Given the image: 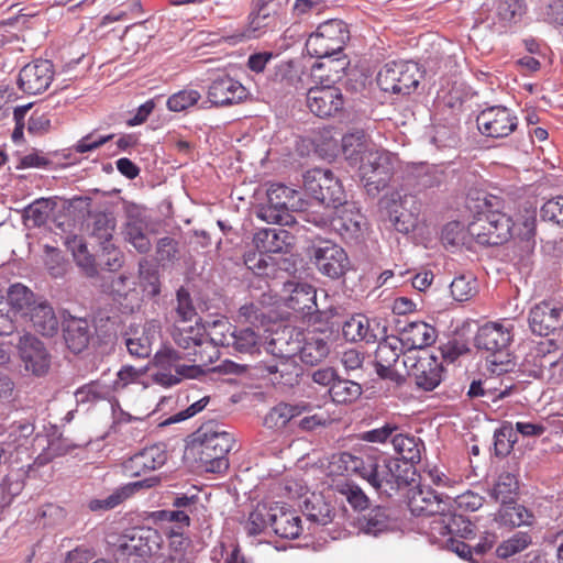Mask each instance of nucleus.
I'll list each match as a JSON object with an SVG mask.
<instances>
[{
  "label": "nucleus",
  "instance_id": "28",
  "mask_svg": "<svg viewBox=\"0 0 563 563\" xmlns=\"http://www.w3.org/2000/svg\"><path fill=\"white\" fill-rule=\"evenodd\" d=\"M272 529L280 538L296 539L302 531L300 516L283 506H274L272 514Z\"/></svg>",
  "mask_w": 563,
  "mask_h": 563
},
{
  "label": "nucleus",
  "instance_id": "64",
  "mask_svg": "<svg viewBox=\"0 0 563 563\" xmlns=\"http://www.w3.org/2000/svg\"><path fill=\"white\" fill-rule=\"evenodd\" d=\"M541 217L543 220L563 225V196L548 200L541 208Z\"/></svg>",
  "mask_w": 563,
  "mask_h": 563
},
{
  "label": "nucleus",
  "instance_id": "7",
  "mask_svg": "<svg viewBox=\"0 0 563 563\" xmlns=\"http://www.w3.org/2000/svg\"><path fill=\"white\" fill-rule=\"evenodd\" d=\"M163 542L158 530L151 527H133L120 536L118 550L122 555L154 556L161 553Z\"/></svg>",
  "mask_w": 563,
  "mask_h": 563
},
{
  "label": "nucleus",
  "instance_id": "62",
  "mask_svg": "<svg viewBox=\"0 0 563 563\" xmlns=\"http://www.w3.org/2000/svg\"><path fill=\"white\" fill-rule=\"evenodd\" d=\"M257 216L268 223L289 224L291 221V214L286 209L274 207L268 202L260 208Z\"/></svg>",
  "mask_w": 563,
  "mask_h": 563
},
{
  "label": "nucleus",
  "instance_id": "4",
  "mask_svg": "<svg viewBox=\"0 0 563 563\" xmlns=\"http://www.w3.org/2000/svg\"><path fill=\"white\" fill-rule=\"evenodd\" d=\"M256 254L245 257L246 266L256 275H268L266 254L288 253L295 244V236L285 229H262L253 239Z\"/></svg>",
  "mask_w": 563,
  "mask_h": 563
},
{
  "label": "nucleus",
  "instance_id": "61",
  "mask_svg": "<svg viewBox=\"0 0 563 563\" xmlns=\"http://www.w3.org/2000/svg\"><path fill=\"white\" fill-rule=\"evenodd\" d=\"M399 93L408 95L419 84L416 77L417 66L412 63L399 62Z\"/></svg>",
  "mask_w": 563,
  "mask_h": 563
},
{
  "label": "nucleus",
  "instance_id": "15",
  "mask_svg": "<svg viewBox=\"0 0 563 563\" xmlns=\"http://www.w3.org/2000/svg\"><path fill=\"white\" fill-rule=\"evenodd\" d=\"M168 454L164 444H153L135 453L122 463L123 473L129 477H137L161 468Z\"/></svg>",
  "mask_w": 563,
  "mask_h": 563
},
{
  "label": "nucleus",
  "instance_id": "63",
  "mask_svg": "<svg viewBox=\"0 0 563 563\" xmlns=\"http://www.w3.org/2000/svg\"><path fill=\"white\" fill-rule=\"evenodd\" d=\"M325 7L324 0H295L292 15L298 20H303L313 13H321Z\"/></svg>",
  "mask_w": 563,
  "mask_h": 563
},
{
  "label": "nucleus",
  "instance_id": "16",
  "mask_svg": "<svg viewBox=\"0 0 563 563\" xmlns=\"http://www.w3.org/2000/svg\"><path fill=\"white\" fill-rule=\"evenodd\" d=\"M218 328H227V322L217 321L212 324L209 336L214 343L221 346L232 345L239 353L254 354L258 351L260 336L254 330L250 328L234 330L221 333V338H218Z\"/></svg>",
  "mask_w": 563,
  "mask_h": 563
},
{
  "label": "nucleus",
  "instance_id": "22",
  "mask_svg": "<svg viewBox=\"0 0 563 563\" xmlns=\"http://www.w3.org/2000/svg\"><path fill=\"white\" fill-rule=\"evenodd\" d=\"M158 483L159 477L157 476H152L144 478L142 481L128 483L115 489L111 495L103 499L95 498L89 500L87 506L89 510L93 512L108 511L115 508L128 498L132 497L136 492L144 488L155 487Z\"/></svg>",
  "mask_w": 563,
  "mask_h": 563
},
{
  "label": "nucleus",
  "instance_id": "35",
  "mask_svg": "<svg viewBox=\"0 0 563 563\" xmlns=\"http://www.w3.org/2000/svg\"><path fill=\"white\" fill-rule=\"evenodd\" d=\"M33 328L44 336H53L58 331V319L54 309L45 303L35 305L30 311Z\"/></svg>",
  "mask_w": 563,
  "mask_h": 563
},
{
  "label": "nucleus",
  "instance_id": "20",
  "mask_svg": "<svg viewBox=\"0 0 563 563\" xmlns=\"http://www.w3.org/2000/svg\"><path fill=\"white\" fill-rule=\"evenodd\" d=\"M247 89L229 75L212 80L208 89V99L217 107L231 106L246 99Z\"/></svg>",
  "mask_w": 563,
  "mask_h": 563
},
{
  "label": "nucleus",
  "instance_id": "14",
  "mask_svg": "<svg viewBox=\"0 0 563 563\" xmlns=\"http://www.w3.org/2000/svg\"><path fill=\"white\" fill-rule=\"evenodd\" d=\"M54 66L48 59H36L25 65L19 74V88L27 95H38L48 89L54 78Z\"/></svg>",
  "mask_w": 563,
  "mask_h": 563
},
{
  "label": "nucleus",
  "instance_id": "60",
  "mask_svg": "<svg viewBox=\"0 0 563 563\" xmlns=\"http://www.w3.org/2000/svg\"><path fill=\"white\" fill-rule=\"evenodd\" d=\"M442 242L449 245H460L468 243L470 236L467 228L465 229L460 222L452 221L444 225L441 234Z\"/></svg>",
  "mask_w": 563,
  "mask_h": 563
},
{
  "label": "nucleus",
  "instance_id": "31",
  "mask_svg": "<svg viewBox=\"0 0 563 563\" xmlns=\"http://www.w3.org/2000/svg\"><path fill=\"white\" fill-rule=\"evenodd\" d=\"M66 246L71 252L77 266L87 277H95L98 275L96 258L88 251L87 244L81 236H68L66 240Z\"/></svg>",
  "mask_w": 563,
  "mask_h": 563
},
{
  "label": "nucleus",
  "instance_id": "39",
  "mask_svg": "<svg viewBox=\"0 0 563 563\" xmlns=\"http://www.w3.org/2000/svg\"><path fill=\"white\" fill-rule=\"evenodd\" d=\"M146 223L137 218L130 217L124 227L125 241L133 245V247L141 254H146L151 251L152 244L146 232Z\"/></svg>",
  "mask_w": 563,
  "mask_h": 563
},
{
  "label": "nucleus",
  "instance_id": "9",
  "mask_svg": "<svg viewBox=\"0 0 563 563\" xmlns=\"http://www.w3.org/2000/svg\"><path fill=\"white\" fill-rule=\"evenodd\" d=\"M313 258L318 271L332 279L344 276L350 268V260L344 249L331 241H320L313 247Z\"/></svg>",
  "mask_w": 563,
  "mask_h": 563
},
{
  "label": "nucleus",
  "instance_id": "32",
  "mask_svg": "<svg viewBox=\"0 0 563 563\" xmlns=\"http://www.w3.org/2000/svg\"><path fill=\"white\" fill-rule=\"evenodd\" d=\"M289 296L287 298V307L295 311H310L316 305V290L311 285L288 283L286 284Z\"/></svg>",
  "mask_w": 563,
  "mask_h": 563
},
{
  "label": "nucleus",
  "instance_id": "6",
  "mask_svg": "<svg viewBox=\"0 0 563 563\" xmlns=\"http://www.w3.org/2000/svg\"><path fill=\"white\" fill-rule=\"evenodd\" d=\"M305 191L325 208L336 209L346 198L341 181L329 169L313 168L303 175Z\"/></svg>",
  "mask_w": 563,
  "mask_h": 563
},
{
  "label": "nucleus",
  "instance_id": "43",
  "mask_svg": "<svg viewBox=\"0 0 563 563\" xmlns=\"http://www.w3.org/2000/svg\"><path fill=\"white\" fill-rule=\"evenodd\" d=\"M495 244L499 245L512 239V218L499 210L487 209Z\"/></svg>",
  "mask_w": 563,
  "mask_h": 563
},
{
  "label": "nucleus",
  "instance_id": "47",
  "mask_svg": "<svg viewBox=\"0 0 563 563\" xmlns=\"http://www.w3.org/2000/svg\"><path fill=\"white\" fill-rule=\"evenodd\" d=\"M305 512L307 518L318 525H328L332 521L333 511L321 496H313L305 503Z\"/></svg>",
  "mask_w": 563,
  "mask_h": 563
},
{
  "label": "nucleus",
  "instance_id": "11",
  "mask_svg": "<svg viewBox=\"0 0 563 563\" xmlns=\"http://www.w3.org/2000/svg\"><path fill=\"white\" fill-rule=\"evenodd\" d=\"M477 128L488 137H506L518 125L517 117L506 107L495 106L483 110L476 119Z\"/></svg>",
  "mask_w": 563,
  "mask_h": 563
},
{
  "label": "nucleus",
  "instance_id": "21",
  "mask_svg": "<svg viewBox=\"0 0 563 563\" xmlns=\"http://www.w3.org/2000/svg\"><path fill=\"white\" fill-rule=\"evenodd\" d=\"M20 357L25 369L34 375H43L49 367V355L43 343L32 334H24L18 344Z\"/></svg>",
  "mask_w": 563,
  "mask_h": 563
},
{
  "label": "nucleus",
  "instance_id": "59",
  "mask_svg": "<svg viewBox=\"0 0 563 563\" xmlns=\"http://www.w3.org/2000/svg\"><path fill=\"white\" fill-rule=\"evenodd\" d=\"M336 487L338 492L345 496L346 500L354 509L363 510L367 507L368 498L357 485L345 481L338 484Z\"/></svg>",
  "mask_w": 563,
  "mask_h": 563
},
{
  "label": "nucleus",
  "instance_id": "24",
  "mask_svg": "<svg viewBox=\"0 0 563 563\" xmlns=\"http://www.w3.org/2000/svg\"><path fill=\"white\" fill-rule=\"evenodd\" d=\"M280 21V8L273 1H263L257 11L251 14V21L247 29L234 34L232 38L241 42L246 38L256 37L258 32L265 27H275Z\"/></svg>",
  "mask_w": 563,
  "mask_h": 563
},
{
  "label": "nucleus",
  "instance_id": "26",
  "mask_svg": "<svg viewBox=\"0 0 563 563\" xmlns=\"http://www.w3.org/2000/svg\"><path fill=\"white\" fill-rule=\"evenodd\" d=\"M402 342L397 336L385 338L378 342L375 351V362L377 374L382 378L390 377L391 367L397 363L402 353Z\"/></svg>",
  "mask_w": 563,
  "mask_h": 563
},
{
  "label": "nucleus",
  "instance_id": "38",
  "mask_svg": "<svg viewBox=\"0 0 563 563\" xmlns=\"http://www.w3.org/2000/svg\"><path fill=\"white\" fill-rule=\"evenodd\" d=\"M369 151L367 148V135L363 130H355L343 135L342 152L351 164L362 162V158H365Z\"/></svg>",
  "mask_w": 563,
  "mask_h": 563
},
{
  "label": "nucleus",
  "instance_id": "37",
  "mask_svg": "<svg viewBox=\"0 0 563 563\" xmlns=\"http://www.w3.org/2000/svg\"><path fill=\"white\" fill-rule=\"evenodd\" d=\"M346 62L341 58H328L324 62L317 63L312 66L311 76L319 84L334 85L345 75Z\"/></svg>",
  "mask_w": 563,
  "mask_h": 563
},
{
  "label": "nucleus",
  "instance_id": "52",
  "mask_svg": "<svg viewBox=\"0 0 563 563\" xmlns=\"http://www.w3.org/2000/svg\"><path fill=\"white\" fill-rule=\"evenodd\" d=\"M296 194V190L283 184H274L267 190V202L274 207L286 209L289 212L295 206Z\"/></svg>",
  "mask_w": 563,
  "mask_h": 563
},
{
  "label": "nucleus",
  "instance_id": "44",
  "mask_svg": "<svg viewBox=\"0 0 563 563\" xmlns=\"http://www.w3.org/2000/svg\"><path fill=\"white\" fill-rule=\"evenodd\" d=\"M527 11L525 0H497L496 15L503 25L518 23Z\"/></svg>",
  "mask_w": 563,
  "mask_h": 563
},
{
  "label": "nucleus",
  "instance_id": "18",
  "mask_svg": "<svg viewBox=\"0 0 563 563\" xmlns=\"http://www.w3.org/2000/svg\"><path fill=\"white\" fill-rule=\"evenodd\" d=\"M365 470L368 474V483L377 490L389 493L391 490H398L406 486V477L399 475H393V472H397L398 461L386 460L382 461L376 457L374 464H367Z\"/></svg>",
  "mask_w": 563,
  "mask_h": 563
},
{
  "label": "nucleus",
  "instance_id": "29",
  "mask_svg": "<svg viewBox=\"0 0 563 563\" xmlns=\"http://www.w3.org/2000/svg\"><path fill=\"white\" fill-rule=\"evenodd\" d=\"M335 210V217L333 218V225L335 230L340 231L341 234L347 236H356L364 224V217L355 208L353 203H347L346 199Z\"/></svg>",
  "mask_w": 563,
  "mask_h": 563
},
{
  "label": "nucleus",
  "instance_id": "42",
  "mask_svg": "<svg viewBox=\"0 0 563 563\" xmlns=\"http://www.w3.org/2000/svg\"><path fill=\"white\" fill-rule=\"evenodd\" d=\"M487 210L478 212L467 225L470 240L481 245H496Z\"/></svg>",
  "mask_w": 563,
  "mask_h": 563
},
{
  "label": "nucleus",
  "instance_id": "50",
  "mask_svg": "<svg viewBox=\"0 0 563 563\" xmlns=\"http://www.w3.org/2000/svg\"><path fill=\"white\" fill-rule=\"evenodd\" d=\"M450 290L456 301H467L477 292V280L472 275L457 276L452 280Z\"/></svg>",
  "mask_w": 563,
  "mask_h": 563
},
{
  "label": "nucleus",
  "instance_id": "1",
  "mask_svg": "<svg viewBox=\"0 0 563 563\" xmlns=\"http://www.w3.org/2000/svg\"><path fill=\"white\" fill-rule=\"evenodd\" d=\"M232 445V434L214 423H205L191 434L190 451L207 472L220 473L229 467L227 454Z\"/></svg>",
  "mask_w": 563,
  "mask_h": 563
},
{
  "label": "nucleus",
  "instance_id": "36",
  "mask_svg": "<svg viewBox=\"0 0 563 563\" xmlns=\"http://www.w3.org/2000/svg\"><path fill=\"white\" fill-rule=\"evenodd\" d=\"M172 336L178 346L189 351L194 346H202L208 333L205 327L196 321L194 325L175 324Z\"/></svg>",
  "mask_w": 563,
  "mask_h": 563
},
{
  "label": "nucleus",
  "instance_id": "54",
  "mask_svg": "<svg viewBox=\"0 0 563 563\" xmlns=\"http://www.w3.org/2000/svg\"><path fill=\"white\" fill-rule=\"evenodd\" d=\"M201 95L195 89H183L173 93L166 102L168 110L174 112L185 111L188 108L197 104Z\"/></svg>",
  "mask_w": 563,
  "mask_h": 563
},
{
  "label": "nucleus",
  "instance_id": "19",
  "mask_svg": "<svg viewBox=\"0 0 563 563\" xmlns=\"http://www.w3.org/2000/svg\"><path fill=\"white\" fill-rule=\"evenodd\" d=\"M563 307L560 302L544 300L533 306L529 324L533 333L548 335L561 327Z\"/></svg>",
  "mask_w": 563,
  "mask_h": 563
},
{
  "label": "nucleus",
  "instance_id": "41",
  "mask_svg": "<svg viewBox=\"0 0 563 563\" xmlns=\"http://www.w3.org/2000/svg\"><path fill=\"white\" fill-rule=\"evenodd\" d=\"M363 393L362 386L350 379L338 377L329 388V394L333 402L351 404L356 401Z\"/></svg>",
  "mask_w": 563,
  "mask_h": 563
},
{
  "label": "nucleus",
  "instance_id": "13",
  "mask_svg": "<svg viewBox=\"0 0 563 563\" xmlns=\"http://www.w3.org/2000/svg\"><path fill=\"white\" fill-rule=\"evenodd\" d=\"M404 364L408 369V375L413 377L419 388L433 390L442 380L443 366L432 355L406 356Z\"/></svg>",
  "mask_w": 563,
  "mask_h": 563
},
{
  "label": "nucleus",
  "instance_id": "8",
  "mask_svg": "<svg viewBox=\"0 0 563 563\" xmlns=\"http://www.w3.org/2000/svg\"><path fill=\"white\" fill-rule=\"evenodd\" d=\"M512 327L499 322H487L475 335V345L479 350L492 353L490 363L504 365L510 362L507 349L512 340Z\"/></svg>",
  "mask_w": 563,
  "mask_h": 563
},
{
  "label": "nucleus",
  "instance_id": "53",
  "mask_svg": "<svg viewBox=\"0 0 563 563\" xmlns=\"http://www.w3.org/2000/svg\"><path fill=\"white\" fill-rule=\"evenodd\" d=\"M530 543L531 537L527 532H518L499 544L496 554L498 558L508 559L527 549Z\"/></svg>",
  "mask_w": 563,
  "mask_h": 563
},
{
  "label": "nucleus",
  "instance_id": "48",
  "mask_svg": "<svg viewBox=\"0 0 563 563\" xmlns=\"http://www.w3.org/2000/svg\"><path fill=\"white\" fill-rule=\"evenodd\" d=\"M537 213L536 210L526 209L516 220L512 219V238L530 240L536 234Z\"/></svg>",
  "mask_w": 563,
  "mask_h": 563
},
{
  "label": "nucleus",
  "instance_id": "25",
  "mask_svg": "<svg viewBox=\"0 0 563 563\" xmlns=\"http://www.w3.org/2000/svg\"><path fill=\"white\" fill-rule=\"evenodd\" d=\"M157 329L158 327L154 322H147L141 329L130 327L125 332V346L130 355L137 358L148 357Z\"/></svg>",
  "mask_w": 563,
  "mask_h": 563
},
{
  "label": "nucleus",
  "instance_id": "30",
  "mask_svg": "<svg viewBox=\"0 0 563 563\" xmlns=\"http://www.w3.org/2000/svg\"><path fill=\"white\" fill-rule=\"evenodd\" d=\"M308 411H310L309 404L290 405L280 402L268 411L264 418V424L269 429H283L292 419Z\"/></svg>",
  "mask_w": 563,
  "mask_h": 563
},
{
  "label": "nucleus",
  "instance_id": "46",
  "mask_svg": "<svg viewBox=\"0 0 563 563\" xmlns=\"http://www.w3.org/2000/svg\"><path fill=\"white\" fill-rule=\"evenodd\" d=\"M272 514L273 507H267L264 504H258L252 510L244 523V529L250 536H257L265 531L266 528H272Z\"/></svg>",
  "mask_w": 563,
  "mask_h": 563
},
{
  "label": "nucleus",
  "instance_id": "55",
  "mask_svg": "<svg viewBox=\"0 0 563 563\" xmlns=\"http://www.w3.org/2000/svg\"><path fill=\"white\" fill-rule=\"evenodd\" d=\"M494 439L495 454L506 456L511 452L517 442V433L511 424H505L495 432Z\"/></svg>",
  "mask_w": 563,
  "mask_h": 563
},
{
  "label": "nucleus",
  "instance_id": "56",
  "mask_svg": "<svg viewBox=\"0 0 563 563\" xmlns=\"http://www.w3.org/2000/svg\"><path fill=\"white\" fill-rule=\"evenodd\" d=\"M33 292L22 284L10 286L7 295L8 303L16 311L29 309L33 303Z\"/></svg>",
  "mask_w": 563,
  "mask_h": 563
},
{
  "label": "nucleus",
  "instance_id": "17",
  "mask_svg": "<svg viewBox=\"0 0 563 563\" xmlns=\"http://www.w3.org/2000/svg\"><path fill=\"white\" fill-rule=\"evenodd\" d=\"M451 497H441L431 488L418 487L409 497L408 506L415 516H437L450 512Z\"/></svg>",
  "mask_w": 563,
  "mask_h": 563
},
{
  "label": "nucleus",
  "instance_id": "23",
  "mask_svg": "<svg viewBox=\"0 0 563 563\" xmlns=\"http://www.w3.org/2000/svg\"><path fill=\"white\" fill-rule=\"evenodd\" d=\"M342 334L346 341L374 343L385 334V328L376 320H369L364 314H354L342 327Z\"/></svg>",
  "mask_w": 563,
  "mask_h": 563
},
{
  "label": "nucleus",
  "instance_id": "2",
  "mask_svg": "<svg viewBox=\"0 0 563 563\" xmlns=\"http://www.w3.org/2000/svg\"><path fill=\"white\" fill-rule=\"evenodd\" d=\"M155 373L153 380L163 386L172 387L184 379L197 378L205 373L200 366L188 362V353L179 352L170 346H163L153 358Z\"/></svg>",
  "mask_w": 563,
  "mask_h": 563
},
{
  "label": "nucleus",
  "instance_id": "34",
  "mask_svg": "<svg viewBox=\"0 0 563 563\" xmlns=\"http://www.w3.org/2000/svg\"><path fill=\"white\" fill-rule=\"evenodd\" d=\"M64 338L69 350L74 353H80L87 347L90 340L88 321L78 318L67 320L64 329Z\"/></svg>",
  "mask_w": 563,
  "mask_h": 563
},
{
  "label": "nucleus",
  "instance_id": "40",
  "mask_svg": "<svg viewBox=\"0 0 563 563\" xmlns=\"http://www.w3.org/2000/svg\"><path fill=\"white\" fill-rule=\"evenodd\" d=\"M518 489L517 476L510 472H504L498 476V481L492 490V497L504 506H509L515 503Z\"/></svg>",
  "mask_w": 563,
  "mask_h": 563
},
{
  "label": "nucleus",
  "instance_id": "45",
  "mask_svg": "<svg viewBox=\"0 0 563 563\" xmlns=\"http://www.w3.org/2000/svg\"><path fill=\"white\" fill-rule=\"evenodd\" d=\"M209 334L210 331L208 332V336L205 339V344L202 346H194L192 352H187L188 362L195 366H200V368L203 371L205 367L209 366L219 358L218 346H221L220 344L214 343L210 339Z\"/></svg>",
  "mask_w": 563,
  "mask_h": 563
},
{
  "label": "nucleus",
  "instance_id": "5",
  "mask_svg": "<svg viewBox=\"0 0 563 563\" xmlns=\"http://www.w3.org/2000/svg\"><path fill=\"white\" fill-rule=\"evenodd\" d=\"M350 38L347 25L338 19L328 20L317 27L306 41L310 56L324 58L340 53Z\"/></svg>",
  "mask_w": 563,
  "mask_h": 563
},
{
  "label": "nucleus",
  "instance_id": "51",
  "mask_svg": "<svg viewBox=\"0 0 563 563\" xmlns=\"http://www.w3.org/2000/svg\"><path fill=\"white\" fill-rule=\"evenodd\" d=\"M399 62H391L378 71L376 81L378 87L390 93H399Z\"/></svg>",
  "mask_w": 563,
  "mask_h": 563
},
{
  "label": "nucleus",
  "instance_id": "58",
  "mask_svg": "<svg viewBox=\"0 0 563 563\" xmlns=\"http://www.w3.org/2000/svg\"><path fill=\"white\" fill-rule=\"evenodd\" d=\"M539 18L554 27H563V0H550L541 5Z\"/></svg>",
  "mask_w": 563,
  "mask_h": 563
},
{
  "label": "nucleus",
  "instance_id": "3",
  "mask_svg": "<svg viewBox=\"0 0 563 563\" xmlns=\"http://www.w3.org/2000/svg\"><path fill=\"white\" fill-rule=\"evenodd\" d=\"M398 157L385 150H371L358 167V174L367 195L375 197L390 183Z\"/></svg>",
  "mask_w": 563,
  "mask_h": 563
},
{
  "label": "nucleus",
  "instance_id": "12",
  "mask_svg": "<svg viewBox=\"0 0 563 563\" xmlns=\"http://www.w3.org/2000/svg\"><path fill=\"white\" fill-rule=\"evenodd\" d=\"M303 343L300 347L287 350L285 354H282L279 364L267 366L269 373H280L283 375L284 369L280 366H286L287 361L295 354H299L302 363L313 366L323 361L329 354L328 342L316 332H310L302 339Z\"/></svg>",
  "mask_w": 563,
  "mask_h": 563
},
{
  "label": "nucleus",
  "instance_id": "27",
  "mask_svg": "<svg viewBox=\"0 0 563 563\" xmlns=\"http://www.w3.org/2000/svg\"><path fill=\"white\" fill-rule=\"evenodd\" d=\"M399 339L409 350H421L435 342L437 330L427 322L412 321L402 328Z\"/></svg>",
  "mask_w": 563,
  "mask_h": 563
},
{
  "label": "nucleus",
  "instance_id": "33",
  "mask_svg": "<svg viewBox=\"0 0 563 563\" xmlns=\"http://www.w3.org/2000/svg\"><path fill=\"white\" fill-rule=\"evenodd\" d=\"M391 444L400 460L410 464L419 463L421 460V450L423 442L412 434L396 432L391 438Z\"/></svg>",
  "mask_w": 563,
  "mask_h": 563
},
{
  "label": "nucleus",
  "instance_id": "57",
  "mask_svg": "<svg viewBox=\"0 0 563 563\" xmlns=\"http://www.w3.org/2000/svg\"><path fill=\"white\" fill-rule=\"evenodd\" d=\"M175 324H185L197 317L196 309L191 302L190 295L185 288L177 290V306L175 308Z\"/></svg>",
  "mask_w": 563,
  "mask_h": 563
},
{
  "label": "nucleus",
  "instance_id": "10",
  "mask_svg": "<svg viewBox=\"0 0 563 563\" xmlns=\"http://www.w3.org/2000/svg\"><path fill=\"white\" fill-rule=\"evenodd\" d=\"M306 104L316 117L330 118L343 109L344 98L335 85L320 84L308 89Z\"/></svg>",
  "mask_w": 563,
  "mask_h": 563
},
{
  "label": "nucleus",
  "instance_id": "49",
  "mask_svg": "<svg viewBox=\"0 0 563 563\" xmlns=\"http://www.w3.org/2000/svg\"><path fill=\"white\" fill-rule=\"evenodd\" d=\"M115 230V219L108 213L99 212L95 214L91 228V235L96 238L101 245L110 243Z\"/></svg>",
  "mask_w": 563,
  "mask_h": 563
}]
</instances>
